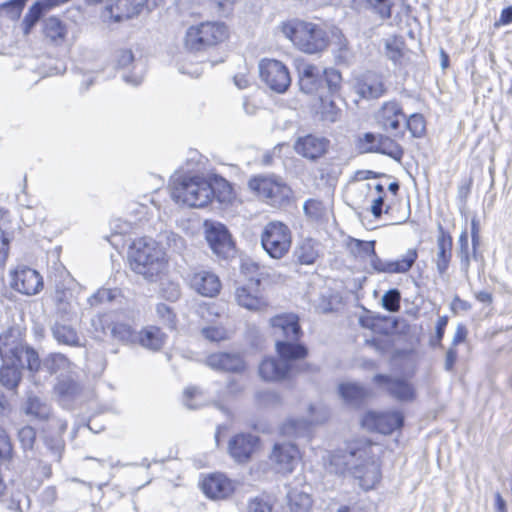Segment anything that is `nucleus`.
Masks as SVG:
<instances>
[{"instance_id": "27", "label": "nucleus", "mask_w": 512, "mask_h": 512, "mask_svg": "<svg viewBox=\"0 0 512 512\" xmlns=\"http://www.w3.org/2000/svg\"><path fill=\"white\" fill-rule=\"evenodd\" d=\"M22 381V369L13 361H5L0 367V384L14 393Z\"/></svg>"}, {"instance_id": "62", "label": "nucleus", "mask_w": 512, "mask_h": 512, "mask_svg": "<svg viewBox=\"0 0 512 512\" xmlns=\"http://www.w3.org/2000/svg\"><path fill=\"white\" fill-rule=\"evenodd\" d=\"M256 397L258 402L262 405H275L280 403L279 395L271 390L259 391Z\"/></svg>"}, {"instance_id": "11", "label": "nucleus", "mask_w": 512, "mask_h": 512, "mask_svg": "<svg viewBox=\"0 0 512 512\" xmlns=\"http://www.w3.org/2000/svg\"><path fill=\"white\" fill-rule=\"evenodd\" d=\"M417 259L418 251L415 248H409L404 254L394 260L381 259L375 250L374 254L370 257L369 264L376 273L405 274L411 270Z\"/></svg>"}, {"instance_id": "20", "label": "nucleus", "mask_w": 512, "mask_h": 512, "mask_svg": "<svg viewBox=\"0 0 512 512\" xmlns=\"http://www.w3.org/2000/svg\"><path fill=\"white\" fill-rule=\"evenodd\" d=\"M375 119L381 129L391 133L399 129L401 119H406V116L398 102L388 101L377 111Z\"/></svg>"}, {"instance_id": "8", "label": "nucleus", "mask_w": 512, "mask_h": 512, "mask_svg": "<svg viewBox=\"0 0 512 512\" xmlns=\"http://www.w3.org/2000/svg\"><path fill=\"white\" fill-rule=\"evenodd\" d=\"M248 187L263 201L274 207H280L288 202L291 189L274 176H257L249 180Z\"/></svg>"}, {"instance_id": "41", "label": "nucleus", "mask_w": 512, "mask_h": 512, "mask_svg": "<svg viewBox=\"0 0 512 512\" xmlns=\"http://www.w3.org/2000/svg\"><path fill=\"white\" fill-rule=\"evenodd\" d=\"M46 11H48V9L40 0L36 1L29 8L22 20V28L25 35H28L31 32Z\"/></svg>"}, {"instance_id": "32", "label": "nucleus", "mask_w": 512, "mask_h": 512, "mask_svg": "<svg viewBox=\"0 0 512 512\" xmlns=\"http://www.w3.org/2000/svg\"><path fill=\"white\" fill-rule=\"evenodd\" d=\"M364 152L384 154L397 161H399L404 154L402 147L397 142L389 136L382 134L378 135V143H376V146L365 147Z\"/></svg>"}, {"instance_id": "61", "label": "nucleus", "mask_w": 512, "mask_h": 512, "mask_svg": "<svg viewBox=\"0 0 512 512\" xmlns=\"http://www.w3.org/2000/svg\"><path fill=\"white\" fill-rule=\"evenodd\" d=\"M116 64L119 68H127L134 62V55L129 49H121L115 55Z\"/></svg>"}, {"instance_id": "47", "label": "nucleus", "mask_w": 512, "mask_h": 512, "mask_svg": "<svg viewBox=\"0 0 512 512\" xmlns=\"http://www.w3.org/2000/svg\"><path fill=\"white\" fill-rule=\"evenodd\" d=\"M36 429L30 425H24L17 430V440L24 453L31 452L36 442Z\"/></svg>"}, {"instance_id": "17", "label": "nucleus", "mask_w": 512, "mask_h": 512, "mask_svg": "<svg viewBox=\"0 0 512 512\" xmlns=\"http://www.w3.org/2000/svg\"><path fill=\"white\" fill-rule=\"evenodd\" d=\"M258 443V436L250 433H239L230 439L228 453L235 462L246 463L256 451Z\"/></svg>"}, {"instance_id": "38", "label": "nucleus", "mask_w": 512, "mask_h": 512, "mask_svg": "<svg viewBox=\"0 0 512 512\" xmlns=\"http://www.w3.org/2000/svg\"><path fill=\"white\" fill-rule=\"evenodd\" d=\"M285 488L291 512H310L312 499L307 493L291 490L288 485H285Z\"/></svg>"}, {"instance_id": "42", "label": "nucleus", "mask_w": 512, "mask_h": 512, "mask_svg": "<svg viewBox=\"0 0 512 512\" xmlns=\"http://www.w3.org/2000/svg\"><path fill=\"white\" fill-rule=\"evenodd\" d=\"M334 45H335V60L337 63L348 64L353 58V53L349 47L347 39L342 35L340 31L333 33Z\"/></svg>"}, {"instance_id": "33", "label": "nucleus", "mask_w": 512, "mask_h": 512, "mask_svg": "<svg viewBox=\"0 0 512 512\" xmlns=\"http://www.w3.org/2000/svg\"><path fill=\"white\" fill-rule=\"evenodd\" d=\"M137 342L144 348L157 351L165 343V334L155 326H150L138 332Z\"/></svg>"}, {"instance_id": "40", "label": "nucleus", "mask_w": 512, "mask_h": 512, "mask_svg": "<svg viewBox=\"0 0 512 512\" xmlns=\"http://www.w3.org/2000/svg\"><path fill=\"white\" fill-rule=\"evenodd\" d=\"M339 394L345 402L351 405H359L367 396L365 388L356 383L340 384Z\"/></svg>"}, {"instance_id": "64", "label": "nucleus", "mask_w": 512, "mask_h": 512, "mask_svg": "<svg viewBox=\"0 0 512 512\" xmlns=\"http://www.w3.org/2000/svg\"><path fill=\"white\" fill-rule=\"evenodd\" d=\"M249 512H272V506L259 498H255L249 504Z\"/></svg>"}, {"instance_id": "18", "label": "nucleus", "mask_w": 512, "mask_h": 512, "mask_svg": "<svg viewBox=\"0 0 512 512\" xmlns=\"http://www.w3.org/2000/svg\"><path fill=\"white\" fill-rule=\"evenodd\" d=\"M206 240L212 251L222 258H227L233 251V242L227 228L220 223H206Z\"/></svg>"}, {"instance_id": "44", "label": "nucleus", "mask_w": 512, "mask_h": 512, "mask_svg": "<svg viewBox=\"0 0 512 512\" xmlns=\"http://www.w3.org/2000/svg\"><path fill=\"white\" fill-rule=\"evenodd\" d=\"M296 256L301 264H313L319 257L317 244L311 239L303 241L296 251Z\"/></svg>"}, {"instance_id": "43", "label": "nucleus", "mask_w": 512, "mask_h": 512, "mask_svg": "<svg viewBox=\"0 0 512 512\" xmlns=\"http://www.w3.org/2000/svg\"><path fill=\"white\" fill-rule=\"evenodd\" d=\"M456 255L460 260L461 271L468 274L470 268V247L467 230H463L458 238Z\"/></svg>"}, {"instance_id": "37", "label": "nucleus", "mask_w": 512, "mask_h": 512, "mask_svg": "<svg viewBox=\"0 0 512 512\" xmlns=\"http://www.w3.org/2000/svg\"><path fill=\"white\" fill-rule=\"evenodd\" d=\"M43 442L46 451L41 453L42 457L48 458L52 462H59L65 448V442L61 435H46Z\"/></svg>"}, {"instance_id": "13", "label": "nucleus", "mask_w": 512, "mask_h": 512, "mask_svg": "<svg viewBox=\"0 0 512 512\" xmlns=\"http://www.w3.org/2000/svg\"><path fill=\"white\" fill-rule=\"evenodd\" d=\"M147 0H110L101 13L104 22L118 23L137 16Z\"/></svg>"}, {"instance_id": "55", "label": "nucleus", "mask_w": 512, "mask_h": 512, "mask_svg": "<svg viewBox=\"0 0 512 512\" xmlns=\"http://www.w3.org/2000/svg\"><path fill=\"white\" fill-rule=\"evenodd\" d=\"M13 455V445L6 429L0 424V459L8 460Z\"/></svg>"}, {"instance_id": "6", "label": "nucleus", "mask_w": 512, "mask_h": 512, "mask_svg": "<svg viewBox=\"0 0 512 512\" xmlns=\"http://www.w3.org/2000/svg\"><path fill=\"white\" fill-rule=\"evenodd\" d=\"M227 37V28L219 22H203L191 26L185 36V46L191 51H200L217 45Z\"/></svg>"}, {"instance_id": "35", "label": "nucleus", "mask_w": 512, "mask_h": 512, "mask_svg": "<svg viewBox=\"0 0 512 512\" xmlns=\"http://www.w3.org/2000/svg\"><path fill=\"white\" fill-rule=\"evenodd\" d=\"M233 482H199L200 490L211 500L229 497L235 490Z\"/></svg>"}, {"instance_id": "49", "label": "nucleus", "mask_w": 512, "mask_h": 512, "mask_svg": "<svg viewBox=\"0 0 512 512\" xmlns=\"http://www.w3.org/2000/svg\"><path fill=\"white\" fill-rule=\"evenodd\" d=\"M406 128L415 138H421L426 132V121L420 113L411 114L406 119Z\"/></svg>"}, {"instance_id": "52", "label": "nucleus", "mask_w": 512, "mask_h": 512, "mask_svg": "<svg viewBox=\"0 0 512 512\" xmlns=\"http://www.w3.org/2000/svg\"><path fill=\"white\" fill-rule=\"evenodd\" d=\"M27 0H9L0 5V14L7 16L11 20H17L26 4Z\"/></svg>"}, {"instance_id": "29", "label": "nucleus", "mask_w": 512, "mask_h": 512, "mask_svg": "<svg viewBox=\"0 0 512 512\" xmlns=\"http://www.w3.org/2000/svg\"><path fill=\"white\" fill-rule=\"evenodd\" d=\"M237 303L248 310H261L266 307V301L259 295L258 291L250 286L238 287L235 292Z\"/></svg>"}, {"instance_id": "46", "label": "nucleus", "mask_w": 512, "mask_h": 512, "mask_svg": "<svg viewBox=\"0 0 512 512\" xmlns=\"http://www.w3.org/2000/svg\"><path fill=\"white\" fill-rule=\"evenodd\" d=\"M375 241H364L351 238L348 248L351 254L357 258H370L375 251Z\"/></svg>"}, {"instance_id": "24", "label": "nucleus", "mask_w": 512, "mask_h": 512, "mask_svg": "<svg viewBox=\"0 0 512 512\" xmlns=\"http://www.w3.org/2000/svg\"><path fill=\"white\" fill-rule=\"evenodd\" d=\"M206 364L214 370L226 372H241L244 370V361L239 354L218 352L206 358Z\"/></svg>"}, {"instance_id": "25", "label": "nucleus", "mask_w": 512, "mask_h": 512, "mask_svg": "<svg viewBox=\"0 0 512 512\" xmlns=\"http://www.w3.org/2000/svg\"><path fill=\"white\" fill-rule=\"evenodd\" d=\"M453 240L451 235L446 232L442 226H439V234L437 236V253L435 265L437 272L443 275L447 272L452 258Z\"/></svg>"}, {"instance_id": "26", "label": "nucleus", "mask_w": 512, "mask_h": 512, "mask_svg": "<svg viewBox=\"0 0 512 512\" xmlns=\"http://www.w3.org/2000/svg\"><path fill=\"white\" fill-rule=\"evenodd\" d=\"M43 34L47 41L55 46H59L66 40L68 27L59 18L51 16L43 22Z\"/></svg>"}, {"instance_id": "2", "label": "nucleus", "mask_w": 512, "mask_h": 512, "mask_svg": "<svg viewBox=\"0 0 512 512\" xmlns=\"http://www.w3.org/2000/svg\"><path fill=\"white\" fill-rule=\"evenodd\" d=\"M131 269L149 282H156L165 272L167 261L157 243L149 237L133 241L129 252Z\"/></svg>"}, {"instance_id": "23", "label": "nucleus", "mask_w": 512, "mask_h": 512, "mask_svg": "<svg viewBox=\"0 0 512 512\" xmlns=\"http://www.w3.org/2000/svg\"><path fill=\"white\" fill-rule=\"evenodd\" d=\"M301 91L306 94L316 92L320 86L322 74L320 69L310 63L299 61L296 64Z\"/></svg>"}, {"instance_id": "7", "label": "nucleus", "mask_w": 512, "mask_h": 512, "mask_svg": "<svg viewBox=\"0 0 512 512\" xmlns=\"http://www.w3.org/2000/svg\"><path fill=\"white\" fill-rule=\"evenodd\" d=\"M300 459L298 447L290 442L275 443L270 453V464H259L257 470L263 474H267L268 470L287 477L291 474Z\"/></svg>"}, {"instance_id": "16", "label": "nucleus", "mask_w": 512, "mask_h": 512, "mask_svg": "<svg viewBox=\"0 0 512 512\" xmlns=\"http://www.w3.org/2000/svg\"><path fill=\"white\" fill-rule=\"evenodd\" d=\"M11 287L21 294L35 295L42 290L43 279L36 270L20 267L11 273Z\"/></svg>"}, {"instance_id": "22", "label": "nucleus", "mask_w": 512, "mask_h": 512, "mask_svg": "<svg viewBox=\"0 0 512 512\" xmlns=\"http://www.w3.org/2000/svg\"><path fill=\"white\" fill-rule=\"evenodd\" d=\"M191 288L205 297H214L220 292L221 282L217 275L210 271L193 272L189 278Z\"/></svg>"}, {"instance_id": "30", "label": "nucleus", "mask_w": 512, "mask_h": 512, "mask_svg": "<svg viewBox=\"0 0 512 512\" xmlns=\"http://www.w3.org/2000/svg\"><path fill=\"white\" fill-rule=\"evenodd\" d=\"M207 183L211 188V200L216 198L220 203H229L233 199L231 184L222 176L217 174L209 175Z\"/></svg>"}, {"instance_id": "14", "label": "nucleus", "mask_w": 512, "mask_h": 512, "mask_svg": "<svg viewBox=\"0 0 512 512\" xmlns=\"http://www.w3.org/2000/svg\"><path fill=\"white\" fill-rule=\"evenodd\" d=\"M329 145L330 141L326 137L317 134H306L297 137L293 149L296 154L314 162L327 153Z\"/></svg>"}, {"instance_id": "48", "label": "nucleus", "mask_w": 512, "mask_h": 512, "mask_svg": "<svg viewBox=\"0 0 512 512\" xmlns=\"http://www.w3.org/2000/svg\"><path fill=\"white\" fill-rule=\"evenodd\" d=\"M183 403L191 410L198 409L205 405L203 391L198 387H188L183 392Z\"/></svg>"}, {"instance_id": "56", "label": "nucleus", "mask_w": 512, "mask_h": 512, "mask_svg": "<svg viewBox=\"0 0 512 512\" xmlns=\"http://www.w3.org/2000/svg\"><path fill=\"white\" fill-rule=\"evenodd\" d=\"M68 359L63 354H52L43 362V366L49 371L50 374L55 373L60 368L67 365Z\"/></svg>"}, {"instance_id": "9", "label": "nucleus", "mask_w": 512, "mask_h": 512, "mask_svg": "<svg viewBox=\"0 0 512 512\" xmlns=\"http://www.w3.org/2000/svg\"><path fill=\"white\" fill-rule=\"evenodd\" d=\"M291 242L290 229L279 221L269 222L261 233V245L267 254L274 259L284 257L291 247Z\"/></svg>"}, {"instance_id": "36", "label": "nucleus", "mask_w": 512, "mask_h": 512, "mask_svg": "<svg viewBox=\"0 0 512 512\" xmlns=\"http://www.w3.org/2000/svg\"><path fill=\"white\" fill-rule=\"evenodd\" d=\"M51 332L53 338L59 343L68 346H78L79 345V337L74 328L70 325H66L60 323V321H56L51 326Z\"/></svg>"}, {"instance_id": "21", "label": "nucleus", "mask_w": 512, "mask_h": 512, "mask_svg": "<svg viewBox=\"0 0 512 512\" xmlns=\"http://www.w3.org/2000/svg\"><path fill=\"white\" fill-rule=\"evenodd\" d=\"M21 412L34 421H47L51 417L52 408L43 397L29 391L20 406Z\"/></svg>"}, {"instance_id": "59", "label": "nucleus", "mask_w": 512, "mask_h": 512, "mask_svg": "<svg viewBox=\"0 0 512 512\" xmlns=\"http://www.w3.org/2000/svg\"><path fill=\"white\" fill-rule=\"evenodd\" d=\"M471 241H472V257L478 260L479 254L477 249L480 245L479 222L476 218L471 220Z\"/></svg>"}, {"instance_id": "50", "label": "nucleus", "mask_w": 512, "mask_h": 512, "mask_svg": "<svg viewBox=\"0 0 512 512\" xmlns=\"http://www.w3.org/2000/svg\"><path fill=\"white\" fill-rule=\"evenodd\" d=\"M341 113L340 108L335 104L332 99H325L321 97L320 114L324 121L336 122Z\"/></svg>"}, {"instance_id": "45", "label": "nucleus", "mask_w": 512, "mask_h": 512, "mask_svg": "<svg viewBox=\"0 0 512 512\" xmlns=\"http://www.w3.org/2000/svg\"><path fill=\"white\" fill-rule=\"evenodd\" d=\"M111 335L114 339L124 344L137 343L138 332L125 323H114L111 328Z\"/></svg>"}, {"instance_id": "10", "label": "nucleus", "mask_w": 512, "mask_h": 512, "mask_svg": "<svg viewBox=\"0 0 512 512\" xmlns=\"http://www.w3.org/2000/svg\"><path fill=\"white\" fill-rule=\"evenodd\" d=\"M259 74L267 86L277 93H284L291 84L288 68L275 59H262Z\"/></svg>"}, {"instance_id": "51", "label": "nucleus", "mask_w": 512, "mask_h": 512, "mask_svg": "<svg viewBox=\"0 0 512 512\" xmlns=\"http://www.w3.org/2000/svg\"><path fill=\"white\" fill-rule=\"evenodd\" d=\"M401 293L398 289L388 290L381 299L382 307L388 312L395 313L400 310Z\"/></svg>"}, {"instance_id": "28", "label": "nucleus", "mask_w": 512, "mask_h": 512, "mask_svg": "<svg viewBox=\"0 0 512 512\" xmlns=\"http://www.w3.org/2000/svg\"><path fill=\"white\" fill-rule=\"evenodd\" d=\"M22 343L17 331L10 327L0 333V358L3 362L12 360Z\"/></svg>"}, {"instance_id": "39", "label": "nucleus", "mask_w": 512, "mask_h": 512, "mask_svg": "<svg viewBox=\"0 0 512 512\" xmlns=\"http://www.w3.org/2000/svg\"><path fill=\"white\" fill-rule=\"evenodd\" d=\"M319 419L317 418H310V419H289L286 421L281 428V432L283 435L289 436V437H299L304 435L306 432L309 431L310 426L313 423L318 422Z\"/></svg>"}, {"instance_id": "1", "label": "nucleus", "mask_w": 512, "mask_h": 512, "mask_svg": "<svg viewBox=\"0 0 512 512\" xmlns=\"http://www.w3.org/2000/svg\"><path fill=\"white\" fill-rule=\"evenodd\" d=\"M276 335V351L280 359H264L259 375L265 381H281L294 375L293 361L304 359L308 349L297 341L302 334L298 318L292 314L277 315L270 320Z\"/></svg>"}, {"instance_id": "3", "label": "nucleus", "mask_w": 512, "mask_h": 512, "mask_svg": "<svg viewBox=\"0 0 512 512\" xmlns=\"http://www.w3.org/2000/svg\"><path fill=\"white\" fill-rule=\"evenodd\" d=\"M344 478L353 480H378L380 478L379 464L368 459V448L351 449L343 455L333 456L329 470Z\"/></svg>"}, {"instance_id": "19", "label": "nucleus", "mask_w": 512, "mask_h": 512, "mask_svg": "<svg viewBox=\"0 0 512 512\" xmlns=\"http://www.w3.org/2000/svg\"><path fill=\"white\" fill-rule=\"evenodd\" d=\"M356 93L363 99H377L386 92V87L381 75L366 72L357 78L355 83Z\"/></svg>"}, {"instance_id": "53", "label": "nucleus", "mask_w": 512, "mask_h": 512, "mask_svg": "<svg viewBox=\"0 0 512 512\" xmlns=\"http://www.w3.org/2000/svg\"><path fill=\"white\" fill-rule=\"evenodd\" d=\"M322 77L331 95L336 94L340 90L342 84V76L338 70L333 68L325 69L323 71Z\"/></svg>"}, {"instance_id": "57", "label": "nucleus", "mask_w": 512, "mask_h": 512, "mask_svg": "<svg viewBox=\"0 0 512 512\" xmlns=\"http://www.w3.org/2000/svg\"><path fill=\"white\" fill-rule=\"evenodd\" d=\"M116 297V291L112 289L102 288L93 294L89 299L91 306H96L102 303L112 302Z\"/></svg>"}, {"instance_id": "4", "label": "nucleus", "mask_w": 512, "mask_h": 512, "mask_svg": "<svg viewBox=\"0 0 512 512\" xmlns=\"http://www.w3.org/2000/svg\"><path fill=\"white\" fill-rule=\"evenodd\" d=\"M282 32L300 51L307 54L320 53L329 44L325 29L312 22L291 20L283 24Z\"/></svg>"}, {"instance_id": "63", "label": "nucleus", "mask_w": 512, "mask_h": 512, "mask_svg": "<svg viewBox=\"0 0 512 512\" xmlns=\"http://www.w3.org/2000/svg\"><path fill=\"white\" fill-rule=\"evenodd\" d=\"M161 291L163 297L171 302L178 300L181 295L180 286L173 282L165 284Z\"/></svg>"}, {"instance_id": "60", "label": "nucleus", "mask_w": 512, "mask_h": 512, "mask_svg": "<svg viewBox=\"0 0 512 512\" xmlns=\"http://www.w3.org/2000/svg\"><path fill=\"white\" fill-rule=\"evenodd\" d=\"M392 4L389 0H377L371 5V8L377 13L381 19H388L391 17Z\"/></svg>"}, {"instance_id": "54", "label": "nucleus", "mask_w": 512, "mask_h": 512, "mask_svg": "<svg viewBox=\"0 0 512 512\" xmlns=\"http://www.w3.org/2000/svg\"><path fill=\"white\" fill-rule=\"evenodd\" d=\"M404 42L397 37L386 40L385 50L387 57L393 62H397L403 56Z\"/></svg>"}, {"instance_id": "15", "label": "nucleus", "mask_w": 512, "mask_h": 512, "mask_svg": "<svg viewBox=\"0 0 512 512\" xmlns=\"http://www.w3.org/2000/svg\"><path fill=\"white\" fill-rule=\"evenodd\" d=\"M373 381L398 401L411 402L416 397L414 386L404 379L376 374Z\"/></svg>"}, {"instance_id": "58", "label": "nucleus", "mask_w": 512, "mask_h": 512, "mask_svg": "<svg viewBox=\"0 0 512 512\" xmlns=\"http://www.w3.org/2000/svg\"><path fill=\"white\" fill-rule=\"evenodd\" d=\"M202 335L211 342H218L227 338V332L220 326H208L201 330Z\"/></svg>"}, {"instance_id": "31", "label": "nucleus", "mask_w": 512, "mask_h": 512, "mask_svg": "<svg viewBox=\"0 0 512 512\" xmlns=\"http://www.w3.org/2000/svg\"><path fill=\"white\" fill-rule=\"evenodd\" d=\"M72 292L68 289L57 288L53 295L56 307V315L59 320L70 321L73 316Z\"/></svg>"}, {"instance_id": "5", "label": "nucleus", "mask_w": 512, "mask_h": 512, "mask_svg": "<svg viewBox=\"0 0 512 512\" xmlns=\"http://www.w3.org/2000/svg\"><path fill=\"white\" fill-rule=\"evenodd\" d=\"M171 198L177 204L193 208L205 207L211 202V188L205 177L181 175L170 183Z\"/></svg>"}, {"instance_id": "12", "label": "nucleus", "mask_w": 512, "mask_h": 512, "mask_svg": "<svg viewBox=\"0 0 512 512\" xmlns=\"http://www.w3.org/2000/svg\"><path fill=\"white\" fill-rule=\"evenodd\" d=\"M362 426L370 431L381 434H391L404 424V416L399 411L367 412L362 418Z\"/></svg>"}, {"instance_id": "34", "label": "nucleus", "mask_w": 512, "mask_h": 512, "mask_svg": "<svg viewBox=\"0 0 512 512\" xmlns=\"http://www.w3.org/2000/svg\"><path fill=\"white\" fill-rule=\"evenodd\" d=\"M18 353L12 360L22 369L26 368L30 372H37L41 366V361L38 353L29 346L21 345Z\"/></svg>"}]
</instances>
